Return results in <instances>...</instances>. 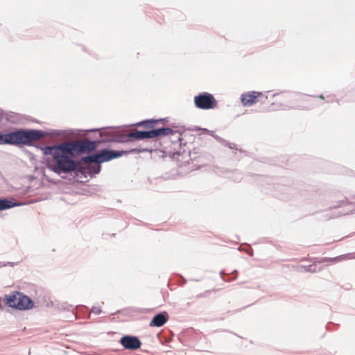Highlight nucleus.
Returning a JSON list of instances; mask_svg holds the SVG:
<instances>
[{"instance_id":"72a5a7b5","label":"nucleus","mask_w":355,"mask_h":355,"mask_svg":"<svg viewBox=\"0 0 355 355\" xmlns=\"http://www.w3.org/2000/svg\"><path fill=\"white\" fill-rule=\"evenodd\" d=\"M244 250L249 256H253V250L250 245H248Z\"/></svg>"},{"instance_id":"cd10ccee","label":"nucleus","mask_w":355,"mask_h":355,"mask_svg":"<svg viewBox=\"0 0 355 355\" xmlns=\"http://www.w3.org/2000/svg\"><path fill=\"white\" fill-rule=\"evenodd\" d=\"M4 119L6 121L11 123H15L18 121L19 116L17 114L12 112H5Z\"/></svg>"},{"instance_id":"9d476101","label":"nucleus","mask_w":355,"mask_h":355,"mask_svg":"<svg viewBox=\"0 0 355 355\" xmlns=\"http://www.w3.org/2000/svg\"><path fill=\"white\" fill-rule=\"evenodd\" d=\"M263 96V94L261 92L250 91L243 93L240 96V101L243 106L250 107L259 101H261L262 103H265V100H259V98Z\"/></svg>"},{"instance_id":"37998d69","label":"nucleus","mask_w":355,"mask_h":355,"mask_svg":"<svg viewBox=\"0 0 355 355\" xmlns=\"http://www.w3.org/2000/svg\"><path fill=\"white\" fill-rule=\"evenodd\" d=\"M330 324H333V322H329V323H328V324H327V329H329V325H330Z\"/></svg>"},{"instance_id":"4be33fe9","label":"nucleus","mask_w":355,"mask_h":355,"mask_svg":"<svg viewBox=\"0 0 355 355\" xmlns=\"http://www.w3.org/2000/svg\"><path fill=\"white\" fill-rule=\"evenodd\" d=\"M89 165L87 166L88 170H87V175L90 178L94 177L96 175L100 173L101 171V164H89Z\"/></svg>"},{"instance_id":"a18cd8bd","label":"nucleus","mask_w":355,"mask_h":355,"mask_svg":"<svg viewBox=\"0 0 355 355\" xmlns=\"http://www.w3.org/2000/svg\"><path fill=\"white\" fill-rule=\"evenodd\" d=\"M177 154H178V155H180V154H181V151H180V150L178 151V152H177Z\"/></svg>"},{"instance_id":"a19ab883","label":"nucleus","mask_w":355,"mask_h":355,"mask_svg":"<svg viewBox=\"0 0 355 355\" xmlns=\"http://www.w3.org/2000/svg\"><path fill=\"white\" fill-rule=\"evenodd\" d=\"M318 98H319L320 99H324V96H323V94H320V95H319V96H318Z\"/></svg>"},{"instance_id":"f8f14e48","label":"nucleus","mask_w":355,"mask_h":355,"mask_svg":"<svg viewBox=\"0 0 355 355\" xmlns=\"http://www.w3.org/2000/svg\"><path fill=\"white\" fill-rule=\"evenodd\" d=\"M155 126L156 121L155 120V119H146L135 123L119 125L116 127V128H118L119 130L123 129L130 128L132 129L133 131H135V130H137V128L138 127H142L144 128H147L148 130H149L154 128V127Z\"/></svg>"},{"instance_id":"393cba45","label":"nucleus","mask_w":355,"mask_h":355,"mask_svg":"<svg viewBox=\"0 0 355 355\" xmlns=\"http://www.w3.org/2000/svg\"><path fill=\"white\" fill-rule=\"evenodd\" d=\"M301 268L302 270H300V272L311 273L318 272L322 270V267H318L315 263L308 266H302Z\"/></svg>"},{"instance_id":"e433bc0d","label":"nucleus","mask_w":355,"mask_h":355,"mask_svg":"<svg viewBox=\"0 0 355 355\" xmlns=\"http://www.w3.org/2000/svg\"><path fill=\"white\" fill-rule=\"evenodd\" d=\"M5 112L3 110H0V122L4 119Z\"/></svg>"},{"instance_id":"c9c22d12","label":"nucleus","mask_w":355,"mask_h":355,"mask_svg":"<svg viewBox=\"0 0 355 355\" xmlns=\"http://www.w3.org/2000/svg\"><path fill=\"white\" fill-rule=\"evenodd\" d=\"M43 178L46 180L48 181L49 182H51V183H55V182L54 180H53L52 179H51L48 175H46V174H44L43 175Z\"/></svg>"},{"instance_id":"f03ea898","label":"nucleus","mask_w":355,"mask_h":355,"mask_svg":"<svg viewBox=\"0 0 355 355\" xmlns=\"http://www.w3.org/2000/svg\"><path fill=\"white\" fill-rule=\"evenodd\" d=\"M123 137L120 139H98L96 137L93 139L80 140L76 141H66L62 142V155L63 159L68 163V164L74 167L76 162L73 161V157H80L83 155L91 154L92 152L96 150L100 144L105 143H118L124 144Z\"/></svg>"},{"instance_id":"ea45409f","label":"nucleus","mask_w":355,"mask_h":355,"mask_svg":"<svg viewBox=\"0 0 355 355\" xmlns=\"http://www.w3.org/2000/svg\"><path fill=\"white\" fill-rule=\"evenodd\" d=\"M181 278V279L183 281V284H186L187 282V280L182 277V276H180V277Z\"/></svg>"},{"instance_id":"2eb2a0df","label":"nucleus","mask_w":355,"mask_h":355,"mask_svg":"<svg viewBox=\"0 0 355 355\" xmlns=\"http://www.w3.org/2000/svg\"><path fill=\"white\" fill-rule=\"evenodd\" d=\"M24 205H25V203L16 201L12 198L0 197V211Z\"/></svg>"},{"instance_id":"bb28decb","label":"nucleus","mask_w":355,"mask_h":355,"mask_svg":"<svg viewBox=\"0 0 355 355\" xmlns=\"http://www.w3.org/2000/svg\"><path fill=\"white\" fill-rule=\"evenodd\" d=\"M150 148L152 150L148 151V152L151 154V157H153L154 159H156L157 157L163 159L166 157V153L165 150H163L161 149H157V148Z\"/></svg>"},{"instance_id":"a211bd4d","label":"nucleus","mask_w":355,"mask_h":355,"mask_svg":"<svg viewBox=\"0 0 355 355\" xmlns=\"http://www.w3.org/2000/svg\"><path fill=\"white\" fill-rule=\"evenodd\" d=\"M285 99L290 103L295 102L306 103L308 97L297 92H289L285 96Z\"/></svg>"},{"instance_id":"f3484780","label":"nucleus","mask_w":355,"mask_h":355,"mask_svg":"<svg viewBox=\"0 0 355 355\" xmlns=\"http://www.w3.org/2000/svg\"><path fill=\"white\" fill-rule=\"evenodd\" d=\"M19 291H13L5 295V304L7 306L17 310Z\"/></svg>"},{"instance_id":"473e14b6","label":"nucleus","mask_w":355,"mask_h":355,"mask_svg":"<svg viewBox=\"0 0 355 355\" xmlns=\"http://www.w3.org/2000/svg\"><path fill=\"white\" fill-rule=\"evenodd\" d=\"M91 311L96 315H99L102 312V310H101V307H97V306H92Z\"/></svg>"},{"instance_id":"b1692460","label":"nucleus","mask_w":355,"mask_h":355,"mask_svg":"<svg viewBox=\"0 0 355 355\" xmlns=\"http://www.w3.org/2000/svg\"><path fill=\"white\" fill-rule=\"evenodd\" d=\"M239 272L237 270H233L231 273H225L224 270L220 272V276L221 279L225 282H230L233 279H236Z\"/></svg>"},{"instance_id":"a878e982","label":"nucleus","mask_w":355,"mask_h":355,"mask_svg":"<svg viewBox=\"0 0 355 355\" xmlns=\"http://www.w3.org/2000/svg\"><path fill=\"white\" fill-rule=\"evenodd\" d=\"M211 137H213L218 143H220V144H222L224 146H227L230 149L239 150L236 148V146L235 144L230 143L217 135H211Z\"/></svg>"},{"instance_id":"c03bdc74","label":"nucleus","mask_w":355,"mask_h":355,"mask_svg":"<svg viewBox=\"0 0 355 355\" xmlns=\"http://www.w3.org/2000/svg\"><path fill=\"white\" fill-rule=\"evenodd\" d=\"M33 122H35V123H40V121H37V120H36V119H33Z\"/></svg>"},{"instance_id":"c756f323","label":"nucleus","mask_w":355,"mask_h":355,"mask_svg":"<svg viewBox=\"0 0 355 355\" xmlns=\"http://www.w3.org/2000/svg\"><path fill=\"white\" fill-rule=\"evenodd\" d=\"M349 202L347 200V198H345V200H339V201L336 202V203L335 205H334L331 206V207H329V210H331V209H336V208L340 207H342V206H343V205H347V204H349Z\"/></svg>"},{"instance_id":"423d86ee","label":"nucleus","mask_w":355,"mask_h":355,"mask_svg":"<svg viewBox=\"0 0 355 355\" xmlns=\"http://www.w3.org/2000/svg\"><path fill=\"white\" fill-rule=\"evenodd\" d=\"M117 126H108L101 128H91L86 130H73L75 132H83L85 135H87L89 132H97L98 137L96 139H117L125 135H128L129 132L125 133L127 129L119 130L116 128Z\"/></svg>"},{"instance_id":"7ed1b4c3","label":"nucleus","mask_w":355,"mask_h":355,"mask_svg":"<svg viewBox=\"0 0 355 355\" xmlns=\"http://www.w3.org/2000/svg\"><path fill=\"white\" fill-rule=\"evenodd\" d=\"M176 134H178L176 137L181 149L183 144L182 141L184 140L182 137V134L174 130L170 127L165 126L159 128L154 127V128L149 130H135V131L130 132L128 135L123 137V140L121 141H124V144H125L149 139L157 140L166 136L175 137Z\"/></svg>"},{"instance_id":"6ab92c4d","label":"nucleus","mask_w":355,"mask_h":355,"mask_svg":"<svg viewBox=\"0 0 355 355\" xmlns=\"http://www.w3.org/2000/svg\"><path fill=\"white\" fill-rule=\"evenodd\" d=\"M78 306L76 307L73 306V305L68 304L67 302H62L58 304V309L60 311H68L70 312V316L69 317V319L70 320H76V315L73 311L74 308H77Z\"/></svg>"},{"instance_id":"412c9836","label":"nucleus","mask_w":355,"mask_h":355,"mask_svg":"<svg viewBox=\"0 0 355 355\" xmlns=\"http://www.w3.org/2000/svg\"><path fill=\"white\" fill-rule=\"evenodd\" d=\"M151 148L149 147L146 148H134L128 150H120V153L121 154V157L124 155H128L130 154H135V153H141L147 151H151Z\"/></svg>"},{"instance_id":"c85d7f7f","label":"nucleus","mask_w":355,"mask_h":355,"mask_svg":"<svg viewBox=\"0 0 355 355\" xmlns=\"http://www.w3.org/2000/svg\"><path fill=\"white\" fill-rule=\"evenodd\" d=\"M192 130H196V131H200L199 135L205 134V135H209L211 136V135H214L213 133V131H211V130H208L207 128H201V127H199V126H194Z\"/></svg>"},{"instance_id":"9b49d317","label":"nucleus","mask_w":355,"mask_h":355,"mask_svg":"<svg viewBox=\"0 0 355 355\" xmlns=\"http://www.w3.org/2000/svg\"><path fill=\"white\" fill-rule=\"evenodd\" d=\"M189 155L191 160H196L201 164H206L207 162H211L212 156L200 148L193 147L189 150Z\"/></svg>"},{"instance_id":"20e7f679","label":"nucleus","mask_w":355,"mask_h":355,"mask_svg":"<svg viewBox=\"0 0 355 355\" xmlns=\"http://www.w3.org/2000/svg\"><path fill=\"white\" fill-rule=\"evenodd\" d=\"M63 156L62 155L58 164L50 166L51 171L59 175L61 174L72 175V173H74L75 176L78 178H87L88 168L81 164L83 162L82 160L83 156L80 157H73V161L76 162V166L73 168L67 163L64 159H63Z\"/></svg>"},{"instance_id":"5701e85b","label":"nucleus","mask_w":355,"mask_h":355,"mask_svg":"<svg viewBox=\"0 0 355 355\" xmlns=\"http://www.w3.org/2000/svg\"><path fill=\"white\" fill-rule=\"evenodd\" d=\"M313 107H314V105L312 104L299 105H295V106H293V107L281 104L279 106V108L282 109V110H288L290 109H297V110H309L312 109Z\"/></svg>"},{"instance_id":"79ce46f5","label":"nucleus","mask_w":355,"mask_h":355,"mask_svg":"<svg viewBox=\"0 0 355 355\" xmlns=\"http://www.w3.org/2000/svg\"><path fill=\"white\" fill-rule=\"evenodd\" d=\"M279 94V93H275L272 95V98H275V96H277Z\"/></svg>"},{"instance_id":"0eeeda50","label":"nucleus","mask_w":355,"mask_h":355,"mask_svg":"<svg viewBox=\"0 0 355 355\" xmlns=\"http://www.w3.org/2000/svg\"><path fill=\"white\" fill-rule=\"evenodd\" d=\"M285 182V180H282L281 182L275 186L277 196L282 200L300 199L302 194L299 189L293 187L292 184H286Z\"/></svg>"},{"instance_id":"1a4fd4ad","label":"nucleus","mask_w":355,"mask_h":355,"mask_svg":"<svg viewBox=\"0 0 355 355\" xmlns=\"http://www.w3.org/2000/svg\"><path fill=\"white\" fill-rule=\"evenodd\" d=\"M119 343L124 349L130 351H136L142 345V343L138 336L130 334L123 335Z\"/></svg>"},{"instance_id":"6e6552de","label":"nucleus","mask_w":355,"mask_h":355,"mask_svg":"<svg viewBox=\"0 0 355 355\" xmlns=\"http://www.w3.org/2000/svg\"><path fill=\"white\" fill-rule=\"evenodd\" d=\"M194 105L196 108L207 110L216 108L218 101L212 94L200 92L193 98Z\"/></svg>"},{"instance_id":"4468645a","label":"nucleus","mask_w":355,"mask_h":355,"mask_svg":"<svg viewBox=\"0 0 355 355\" xmlns=\"http://www.w3.org/2000/svg\"><path fill=\"white\" fill-rule=\"evenodd\" d=\"M169 316L166 311H164L155 314L151 319L149 326L151 327H161L168 320Z\"/></svg>"},{"instance_id":"58836bf2","label":"nucleus","mask_w":355,"mask_h":355,"mask_svg":"<svg viewBox=\"0 0 355 355\" xmlns=\"http://www.w3.org/2000/svg\"><path fill=\"white\" fill-rule=\"evenodd\" d=\"M161 335H162V331L159 332L157 334V338L159 339L160 342L162 343L163 341H162V339L161 338Z\"/></svg>"},{"instance_id":"ddd939ff","label":"nucleus","mask_w":355,"mask_h":355,"mask_svg":"<svg viewBox=\"0 0 355 355\" xmlns=\"http://www.w3.org/2000/svg\"><path fill=\"white\" fill-rule=\"evenodd\" d=\"M17 310L28 311L34 307V302L27 295L19 292L18 295Z\"/></svg>"},{"instance_id":"39448f33","label":"nucleus","mask_w":355,"mask_h":355,"mask_svg":"<svg viewBox=\"0 0 355 355\" xmlns=\"http://www.w3.org/2000/svg\"><path fill=\"white\" fill-rule=\"evenodd\" d=\"M121 157L120 150L104 148L98 150L96 153L83 156L82 160L86 164H103Z\"/></svg>"},{"instance_id":"4c0bfd02","label":"nucleus","mask_w":355,"mask_h":355,"mask_svg":"<svg viewBox=\"0 0 355 355\" xmlns=\"http://www.w3.org/2000/svg\"><path fill=\"white\" fill-rule=\"evenodd\" d=\"M327 98V102H333L334 101V97L332 96H328Z\"/></svg>"},{"instance_id":"de8ad7c7","label":"nucleus","mask_w":355,"mask_h":355,"mask_svg":"<svg viewBox=\"0 0 355 355\" xmlns=\"http://www.w3.org/2000/svg\"><path fill=\"white\" fill-rule=\"evenodd\" d=\"M269 93H270V91L266 92V94H269Z\"/></svg>"},{"instance_id":"7c9ffc66","label":"nucleus","mask_w":355,"mask_h":355,"mask_svg":"<svg viewBox=\"0 0 355 355\" xmlns=\"http://www.w3.org/2000/svg\"><path fill=\"white\" fill-rule=\"evenodd\" d=\"M17 263H18V262H12V261L3 262V261H1L0 262V268L5 267V266L14 267V266H17Z\"/></svg>"},{"instance_id":"aec40b11","label":"nucleus","mask_w":355,"mask_h":355,"mask_svg":"<svg viewBox=\"0 0 355 355\" xmlns=\"http://www.w3.org/2000/svg\"><path fill=\"white\" fill-rule=\"evenodd\" d=\"M345 258L348 259H354L355 258V255L354 253H348L343 255H340L334 258H327V257H323L320 259V260L318 261V263H322L327 261H338L343 259H345Z\"/></svg>"},{"instance_id":"f257e3e1","label":"nucleus","mask_w":355,"mask_h":355,"mask_svg":"<svg viewBox=\"0 0 355 355\" xmlns=\"http://www.w3.org/2000/svg\"><path fill=\"white\" fill-rule=\"evenodd\" d=\"M73 129L51 130L44 131L32 128H15L10 131H0V145H10L18 148L32 146L42 151L44 164L51 171V166L58 164L62 155V142L56 144L43 146L35 143L47 136L69 137L73 135Z\"/></svg>"},{"instance_id":"2f4dec72","label":"nucleus","mask_w":355,"mask_h":355,"mask_svg":"<svg viewBox=\"0 0 355 355\" xmlns=\"http://www.w3.org/2000/svg\"><path fill=\"white\" fill-rule=\"evenodd\" d=\"M155 120L156 121V125L158 123H166L168 122V117L155 119Z\"/></svg>"},{"instance_id":"dca6fc26","label":"nucleus","mask_w":355,"mask_h":355,"mask_svg":"<svg viewBox=\"0 0 355 355\" xmlns=\"http://www.w3.org/2000/svg\"><path fill=\"white\" fill-rule=\"evenodd\" d=\"M24 205H25V203L16 201L12 198L0 197V211Z\"/></svg>"},{"instance_id":"49530a36","label":"nucleus","mask_w":355,"mask_h":355,"mask_svg":"<svg viewBox=\"0 0 355 355\" xmlns=\"http://www.w3.org/2000/svg\"><path fill=\"white\" fill-rule=\"evenodd\" d=\"M3 306L1 304H0V310L3 309Z\"/></svg>"},{"instance_id":"f704fd0d","label":"nucleus","mask_w":355,"mask_h":355,"mask_svg":"<svg viewBox=\"0 0 355 355\" xmlns=\"http://www.w3.org/2000/svg\"><path fill=\"white\" fill-rule=\"evenodd\" d=\"M342 215H345V214H340L339 213L337 215H332V216H330V215L327 214L326 216H325V218H326L327 220H328V219H330V218H332L338 217V216H342Z\"/></svg>"}]
</instances>
